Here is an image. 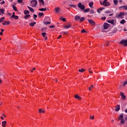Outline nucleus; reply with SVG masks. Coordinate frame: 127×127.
Listing matches in <instances>:
<instances>
[{
    "mask_svg": "<svg viewBox=\"0 0 127 127\" xmlns=\"http://www.w3.org/2000/svg\"><path fill=\"white\" fill-rule=\"evenodd\" d=\"M74 20H75V21H78V20H79L80 22H83V21L85 20V18L84 17L81 18L80 16L75 15L74 17Z\"/></svg>",
    "mask_w": 127,
    "mask_h": 127,
    "instance_id": "f257e3e1",
    "label": "nucleus"
},
{
    "mask_svg": "<svg viewBox=\"0 0 127 127\" xmlns=\"http://www.w3.org/2000/svg\"><path fill=\"white\" fill-rule=\"evenodd\" d=\"M100 4H101V5H104V6H110V5H111V3L108 2V0H104L103 2L100 1Z\"/></svg>",
    "mask_w": 127,
    "mask_h": 127,
    "instance_id": "f03ea898",
    "label": "nucleus"
},
{
    "mask_svg": "<svg viewBox=\"0 0 127 127\" xmlns=\"http://www.w3.org/2000/svg\"><path fill=\"white\" fill-rule=\"evenodd\" d=\"M118 120L121 121L120 124H125V120L124 119V116L121 114L118 117Z\"/></svg>",
    "mask_w": 127,
    "mask_h": 127,
    "instance_id": "7ed1b4c3",
    "label": "nucleus"
},
{
    "mask_svg": "<svg viewBox=\"0 0 127 127\" xmlns=\"http://www.w3.org/2000/svg\"><path fill=\"white\" fill-rule=\"evenodd\" d=\"M30 3V5L32 7H35V6L37 5V0H32L31 1Z\"/></svg>",
    "mask_w": 127,
    "mask_h": 127,
    "instance_id": "20e7f679",
    "label": "nucleus"
},
{
    "mask_svg": "<svg viewBox=\"0 0 127 127\" xmlns=\"http://www.w3.org/2000/svg\"><path fill=\"white\" fill-rule=\"evenodd\" d=\"M120 44L124 45V46H127V39H122L120 42Z\"/></svg>",
    "mask_w": 127,
    "mask_h": 127,
    "instance_id": "39448f33",
    "label": "nucleus"
},
{
    "mask_svg": "<svg viewBox=\"0 0 127 127\" xmlns=\"http://www.w3.org/2000/svg\"><path fill=\"white\" fill-rule=\"evenodd\" d=\"M77 6L79 8L81 9V10H84V9H85V5L84 4H82L81 2L78 3Z\"/></svg>",
    "mask_w": 127,
    "mask_h": 127,
    "instance_id": "423d86ee",
    "label": "nucleus"
},
{
    "mask_svg": "<svg viewBox=\"0 0 127 127\" xmlns=\"http://www.w3.org/2000/svg\"><path fill=\"white\" fill-rule=\"evenodd\" d=\"M103 26L104 29H108L109 27H110V24H109L108 23H105Z\"/></svg>",
    "mask_w": 127,
    "mask_h": 127,
    "instance_id": "0eeeda50",
    "label": "nucleus"
},
{
    "mask_svg": "<svg viewBox=\"0 0 127 127\" xmlns=\"http://www.w3.org/2000/svg\"><path fill=\"white\" fill-rule=\"evenodd\" d=\"M124 15H125V13L120 12L119 14H117L116 17H118V18H121V17H122V16H124Z\"/></svg>",
    "mask_w": 127,
    "mask_h": 127,
    "instance_id": "6e6552de",
    "label": "nucleus"
},
{
    "mask_svg": "<svg viewBox=\"0 0 127 127\" xmlns=\"http://www.w3.org/2000/svg\"><path fill=\"white\" fill-rule=\"evenodd\" d=\"M88 21L89 22V23L91 24V25H95L96 24L95 21H94L92 19H89L88 20Z\"/></svg>",
    "mask_w": 127,
    "mask_h": 127,
    "instance_id": "1a4fd4ad",
    "label": "nucleus"
},
{
    "mask_svg": "<svg viewBox=\"0 0 127 127\" xmlns=\"http://www.w3.org/2000/svg\"><path fill=\"white\" fill-rule=\"evenodd\" d=\"M55 10L56 12V13H59V12H61V11L60 10V7H57L55 8Z\"/></svg>",
    "mask_w": 127,
    "mask_h": 127,
    "instance_id": "9d476101",
    "label": "nucleus"
},
{
    "mask_svg": "<svg viewBox=\"0 0 127 127\" xmlns=\"http://www.w3.org/2000/svg\"><path fill=\"white\" fill-rule=\"evenodd\" d=\"M42 35L44 37V38H45V40H47L48 39V38L47 37V36H45L46 35V33L45 32L42 33Z\"/></svg>",
    "mask_w": 127,
    "mask_h": 127,
    "instance_id": "9b49d317",
    "label": "nucleus"
},
{
    "mask_svg": "<svg viewBox=\"0 0 127 127\" xmlns=\"http://www.w3.org/2000/svg\"><path fill=\"white\" fill-rule=\"evenodd\" d=\"M120 109H121V107H120V105H118L116 106V107L115 108V111L116 112H119V111H120Z\"/></svg>",
    "mask_w": 127,
    "mask_h": 127,
    "instance_id": "f8f14e48",
    "label": "nucleus"
},
{
    "mask_svg": "<svg viewBox=\"0 0 127 127\" xmlns=\"http://www.w3.org/2000/svg\"><path fill=\"white\" fill-rule=\"evenodd\" d=\"M10 22L9 21H4L3 23H2L3 25H8L9 24Z\"/></svg>",
    "mask_w": 127,
    "mask_h": 127,
    "instance_id": "ddd939ff",
    "label": "nucleus"
},
{
    "mask_svg": "<svg viewBox=\"0 0 127 127\" xmlns=\"http://www.w3.org/2000/svg\"><path fill=\"white\" fill-rule=\"evenodd\" d=\"M107 22H108V23H111V24H115V20L113 19L111 20H108Z\"/></svg>",
    "mask_w": 127,
    "mask_h": 127,
    "instance_id": "4468645a",
    "label": "nucleus"
},
{
    "mask_svg": "<svg viewBox=\"0 0 127 127\" xmlns=\"http://www.w3.org/2000/svg\"><path fill=\"white\" fill-rule=\"evenodd\" d=\"M120 95L123 100H125V99H126V95L124 94V93L121 92Z\"/></svg>",
    "mask_w": 127,
    "mask_h": 127,
    "instance_id": "2eb2a0df",
    "label": "nucleus"
},
{
    "mask_svg": "<svg viewBox=\"0 0 127 127\" xmlns=\"http://www.w3.org/2000/svg\"><path fill=\"white\" fill-rule=\"evenodd\" d=\"M39 2L42 4V5L44 6V0H39Z\"/></svg>",
    "mask_w": 127,
    "mask_h": 127,
    "instance_id": "dca6fc26",
    "label": "nucleus"
},
{
    "mask_svg": "<svg viewBox=\"0 0 127 127\" xmlns=\"http://www.w3.org/2000/svg\"><path fill=\"white\" fill-rule=\"evenodd\" d=\"M27 7L29 9L30 11H31V12H34V9H33V8L28 6H27Z\"/></svg>",
    "mask_w": 127,
    "mask_h": 127,
    "instance_id": "f3484780",
    "label": "nucleus"
},
{
    "mask_svg": "<svg viewBox=\"0 0 127 127\" xmlns=\"http://www.w3.org/2000/svg\"><path fill=\"white\" fill-rule=\"evenodd\" d=\"M103 9H105V7H100L98 9H97V12L98 13H101V12H100V10H103Z\"/></svg>",
    "mask_w": 127,
    "mask_h": 127,
    "instance_id": "a211bd4d",
    "label": "nucleus"
},
{
    "mask_svg": "<svg viewBox=\"0 0 127 127\" xmlns=\"http://www.w3.org/2000/svg\"><path fill=\"white\" fill-rule=\"evenodd\" d=\"M6 126V121L2 122V127H4Z\"/></svg>",
    "mask_w": 127,
    "mask_h": 127,
    "instance_id": "6ab92c4d",
    "label": "nucleus"
},
{
    "mask_svg": "<svg viewBox=\"0 0 127 127\" xmlns=\"http://www.w3.org/2000/svg\"><path fill=\"white\" fill-rule=\"evenodd\" d=\"M35 24H36V22H31L29 24L30 26H34Z\"/></svg>",
    "mask_w": 127,
    "mask_h": 127,
    "instance_id": "aec40b11",
    "label": "nucleus"
},
{
    "mask_svg": "<svg viewBox=\"0 0 127 127\" xmlns=\"http://www.w3.org/2000/svg\"><path fill=\"white\" fill-rule=\"evenodd\" d=\"M75 99H77L78 100H81V97H80L79 95H75L74 96Z\"/></svg>",
    "mask_w": 127,
    "mask_h": 127,
    "instance_id": "412c9836",
    "label": "nucleus"
},
{
    "mask_svg": "<svg viewBox=\"0 0 127 127\" xmlns=\"http://www.w3.org/2000/svg\"><path fill=\"white\" fill-rule=\"evenodd\" d=\"M120 8H124V9L127 10V5L122 6L120 7Z\"/></svg>",
    "mask_w": 127,
    "mask_h": 127,
    "instance_id": "4be33fe9",
    "label": "nucleus"
},
{
    "mask_svg": "<svg viewBox=\"0 0 127 127\" xmlns=\"http://www.w3.org/2000/svg\"><path fill=\"white\" fill-rule=\"evenodd\" d=\"M39 10H40V11H46V8H39Z\"/></svg>",
    "mask_w": 127,
    "mask_h": 127,
    "instance_id": "5701e85b",
    "label": "nucleus"
},
{
    "mask_svg": "<svg viewBox=\"0 0 127 127\" xmlns=\"http://www.w3.org/2000/svg\"><path fill=\"white\" fill-rule=\"evenodd\" d=\"M12 8L15 11H17V8H16V6H15V5H13L12 6Z\"/></svg>",
    "mask_w": 127,
    "mask_h": 127,
    "instance_id": "b1692460",
    "label": "nucleus"
},
{
    "mask_svg": "<svg viewBox=\"0 0 127 127\" xmlns=\"http://www.w3.org/2000/svg\"><path fill=\"white\" fill-rule=\"evenodd\" d=\"M24 14H29V11H28V10H25L24 11Z\"/></svg>",
    "mask_w": 127,
    "mask_h": 127,
    "instance_id": "393cba45",
    "label": "nucleus"
},
{
    "mask_svg": "<svg viewBox=\"0 0 127 127\" xmlns=\"http://www.w3.org/2000/svg\"><path fill=\"white\" fill-rule=\"evenodd\" d=\"M93 4H94L93 2H91L89 3V5L90 7H93Z\"/></svg>",
    "mask_w": 127,
    "mask_h": 127,
    "instance_id": "a878e982",
    "label": "nucleus"
},
{
    "mask_svg": "<svg viewBox=\"0 0 127 127\" xmlns=\"http://www.w3.org/2000/svg\"><path fill=\"white\" fill-rule=\"evenodd\" d=\"M78 71L79 72H85L86 70L84 68H81V69H79Z\"/></svg>",
    "mask_w": 127,
    "mask_h": 127,
    "instance_id": "bb28decb",
    "label": "nucleus"
},
{
    "mask_svg": "<svg viewBox=\"0 0 127 127\" xmlns=\"http://www.w3.org/2000/svg\"><path fill=\"white\" fill-rule=\"evenodd\" d=\"M113 1L115 5H117V4H118V2H119V1L118 0H113Z\"/></svg>",
    "mask_w": 127,
    "mask_h": 127,
    "instance_id": "cd10ccee",
    "label": "nucleus"
},
{
    "mask_svg": "<svg viewBox=\"0 0 127 127\" xmlns=\"http://www.w3.org/2000/svg\"><path fill=\"white\" fill-rule=\"evenodd\" d=\"M44 14V13H43V12H39L38 13V15L40 17H41V16H42Z\"/></svg>",
    "mask_w": 127,
    "mask_h": 127,
    "instance_id": "c85d7f7f",
    "label": "nucleus"
},
{
    "mask_svg": "<svg viewBox=\"0 0 127 127\" xmlns=\"http://www.w3.org/2000/svg\"><path fill=\"white\" fill-rule=\"evenodd\" d=\"M120 23L121 24H124V23H126V20L125 19H123L120 21Z\"/></svg>",
    "mask_w": 127,
    "mask_h": 127,
    "instance_id": "c756f323",
    "label": "nucleus"
},
{
    "mask_svg": "<svg viewBox=\"0 0 127 127\" xmlns=\"http://www.w3.org/2000/svg\"><path fill=\"white\" fill-rule=\"evenodd\" d=\"M88 11H90V8H86L84 10V12H88Z\"/></svg>",
    "mask_w": 127,
    "mask_h": 127,
    "instance_id": "7c9ffc66",
    "label": "nucleus"
},
{
    "mask_svg": "<svg viewBox=\"0 0 127 127\" xmlns=\"http://www.w3.org/2000/svg\"><path fill=\"white\" fill-rule=\"evenodd\" d=\"M0 11H1L2 14H4V9H3V8H0Z\"/></svg>",
    "mask_w": 127,
    "mask_h": 127,
    "instance_id": "2f4dec72",
    "label": "nucleus"
},
{
    "mask_svg": "<svg viewBox=\"0 0 127 127\" xmlns=\"http://www.w3.org/2000/svg\"><path fill=\"white\" fill-rule=\"evenodd\" d=\"M30 14L24 16V18L25 19H27L28 18V17H30Z\"/></svg>",
    "mask_w": 127,
    "mask_h": 127,
    "instance_id": "473e14b6",
    "label": "nucleus"
},
{
    "mask_svg": "<svg viewBox=\"0 0 127 127\" xmlns=\"http://www.w3.org/2000/svg\"><path fill=\"white\" fill-rule=\"evenodd\" d=\"M4 19H5L4 17H3L0 18V23L2 22V21H3V20H4Z\"/></svg>",
    "mask_w": 127,
    "mask_h": 127,
    "instance_id": "72a5a7b5",
    "label": "nucleus"
},
{
    "mask_svg": "<svg viewBox=\"0 0 127 127\" xmlns=\"http://www.w3.org/2000/svg\"><path fill=\"white\" fill-rule=\"evenodd\" d=\"M60 19H62V20L63 21H64V22L66 21V18H62V17H61L60 18Z\"/></svg>",
    "mask_w": 127,
    "mask_h": 127,
    "instance_id": "f704fd0d",
    "label": "nucleus"
},
{
    "mask_svg": "<svg viewBox=\"0 0 127 127\" xmlns=\"http://www.w3.org/2000/svg\"><path fill=\"white\" fill-rule=\"evenodd\" d=\"M44 24H45V25L50 24V22H49V21L44 22Z\"/></svg>",
    "mask_w": 127,
    "mask_h": 127,
    "instance_id": "c9c22d12",
    "label": "nucleus"
},
{
    "mask_svg": "<svg viewBox=\"0 0 127 127\" xmlns=\"http://www.w3.org/2000/svg\"><path fill=\"white\" fill-rule=\"evenodd\" d=\"M71 27V25H70V24L64 26L65 28H66V29H68V28H69V27Z\"/></svg>",
    "mask_w": 127,
    "mask_h": 127,
    "instance_id": "e433bc0d",
    "label": "nucleus"
},
{
    "mask_svg": "<svg viewBox=\"0 0 127 127\" xmlns=\"http://www.w3.org/2000/svg\"><path fill=\"white\" fill-rule=\"evenodd\" d=\"M12 18H14V19L16 20L18 18V16H14Z\"/></svg>",
    "mask_w": 127,
    "mask_h": 127,
    "instance_id": "4c0bfd02",
    "label": "nucleus"
},
{
    "mask_svg": "<svg viewBox=\"0 0 127 127\" xmlns=\"http://www.w3.org/2000/svg\"><path fill=\"white\" fill-rule=\"evenodd\" d=\"M90 118L91 119V120H94V115H90Z\"/></svg>",
    "mask_w": 127,
    "mask_h": 127,
    "instance_id": "58836bf2",
    "label": "nucleus"
},
{
    "mask_svg": "<svg viewBox=\"0 0 127 127\" xmlns=\"http://www.w3.org/2000/svg\"><path fill=\"white\" fill-rule=\"evenodd\" d=\"M39 112H45V110L42 109H39Z\"/></svg>",
    "mask_w": 127,
    "mask_h": 127,
    "instance_id": "ea45409f",
    "label": "nucleus"
},
{
    "mask_svg": "<svg viewBox=\"0 0 127 127\" xmlns=\"http://www.w3.org/2000/svg\"><path fill=\"white\" fill-rule=\"evenodd\" d=\"M107 18L106 17V16H103V17H101V19L102 20H106V19Z\"/></svg>",
    "mask_w": 127,
    "mask_h": 127,
    "instance_id": "a19ab883",
    "label": "nucleus"
},
{
    "mask_svg": "<svg viewBox=\"0 0 127 127\" xmlns=\"http://www.w3.org/2000/svg\"><path fill=\"white\" fill-rule=\"evenodd\" d=\"M105 13H111V11L110 10H107V11H105Z\"/></svg>",
    "mask_w": 127,
    "mask_h": 127,
    "instance_id": "79ce46f5",
    "label": "nucleus"
},
{
    "mask_svg": "<svg viewBox=\"0 0 127 127\" xmlns=\"http://www.w3.org/2000/svg\"><path fill=\"white\" fill-rule=\"evenodd\" d=\"M15 12H13V13H12V16H11V18H12L13 17H14V16H15L14 14H15Z\"/></svg>",
    "mask_w": 127,
    "mask_h": 127,
    "instance_id": "37998d69",
    "label": "nucleus"
},
{
    "mask_svg": "<svg viewBox=\"0 0 127 127\" xmlns=\"http://www.w3.org/2000/svg\"><path fill=\"white\" fill-rule=\"evenodd\" d=\"M23 0H17V2H18L19 3H21Z\"/></svg>",
    "mask_w": 127,
    "mask_h": 127,
    "instance_id": "c03bdc74",
    "label": "nucleus"
},
{
    "mask_svg": "<svg viewBox=\"0 0 127 127\" xmlns=\"http://www.w3.org/2000/svg\"><path fill=\"white\" fill-rule=\"evenodd\" d=\"M68 6H71L72 7H76V5L72 4L69 5Z\"/></svg>",
    "mask_w": 127,
    "mask_h": 127,
    "instance_id": "a18cd8bd",
    "label": "nucleus"
},
{
    "mask_svg": "<svg viewBox=\"0 0 127 127\" xmlns=\"http://www.w3.org/2000/svg\"><path fill=\"white\" fill-rule=\"evenodd\" d=\"M91 14H94V10H90V13Z\"/></svg>",
    "mask_w": 127,
    "mask_h": 127,
    "instance_id": "49530a36",
    "label": "nucleus"
},
{
    "mask_svg": "<svg viewBox=\"0 0 127 127\" xmlns=\"http://www.w3.org/2000/svg\"><path fill=\"white\" fill-rule=\"evenodd\" d=\"M33 16H34V19H35V18H36V17H37V15L34 14Z\"/></svg>",
    "mask_w": 127,
    "mask_h": 127,
    "instance_id": "de8ad7c7",
    "label": "nucleus"
},
{
    "mask_svg": "<svg viewBox=\"0 0 127 127\" xmlns=\"http://www.w3.org/2000/svg\"><path fill=\"white\" fill-rule=\"evenodd\" d=\"M46 29V28H42L41 29L42 31H45V30Z\"/></svg>",
    "mask_w": 127,
    "mask_h": 127,
    "instance_id": "09e8293b",
    "label": "nucleus"
},
{
    "mask_svg": "<svg viewBox=\"0 0 127 127\" xmlns=\"http://www.w3.org/2000/svg\"><path fill=\"white\" fill-rule=\"evenodd\" d=\"M50 28H54V25H52L49 26Z\"/></svg>",
    "mask_w": 127,
    "mask_h": 127,
    "instance_id": "8fccbe9b",
    "label": "nucleus"
},
{
    "mask_svg": "<svg viewBox=\"0 0 127 127\" xmlns=\"http://www.w3.org/2000/svg\"><path fill=\"white\" fill-rule=\"evenodd\" d=\"M82 33H85V32H86V31H85V29H82L81 31Z\"/></svg>",
    "mask_w": 127,
    "mask_h": 127,
    "instance_id": "3c124183",
    "label": "nucleus"
},
{
    "mask_svg": "<svg viewBox=\"0 0 127 127\" xmlns=\"http://www.w3.org/2000/svg\"><path fill=\"white\" fill-rule=\"evenodd\" d=\"M5 2H4V0H3L2 2H0V4H3V3H5Z\"/></svg>",
    "mask_w": 127,
    "mask_h": 127,
    "instance_id": "603ef678",
    "label": "nucleus"
},
{
    "mask_svg": "<svg viewBox=\"0 0 127 127\" xmlns=\"http://www.w3.org/2000/svg\"><path fill=\"white\" fill-rule=\"evenodd\" d=\"M61 37H62V35H60V36L57 38V39H60V38H61Z\"/></svg>",
    "mask_w": 127,
    "mask_h": 127,
    "instance_id": "864d4df0",
    "label": "nucleus"
},
{
    "mask_svg": "<svg viewBox=\"0 0 127 127\" xmlns=\"http://www.w3.org/2000/svg\"><path fill=\"white\" fill-rule=\"evenodd\" d=\"M64 34H68V32H63Z\"/></svg>",
    "mask_w": 127,
    "mask_h": 127,
    "instance_id": "5fc2aeb1",
    "label": "nucleus"
},
{
    "mask_svg": "<svg viewBox=\"0 0 127 127\" xmlns=\"http://www.w3.org/2000/svg\"><path fill=\"white\" fill-rule=\"evenodd\" d=\"M1 32H3V31H4V30H3V29H1Z\"/></svg>",
    "mask_w": 127,
    "mask_h": 127,
    "instance_id": "6e6d98bb",
    "label": "nucleus"
},
{
    "mask_svg": "<svg viewBox=\"0 0 127 127\" xmlns=\"http://www.w3.org/2000/svg\"><path fill=\"white\" fill-rule=\"evenodd\" d=\"M125 119V121H127V116H126Z\"/></svg>",
    "mask_w": 127,
    "mask_h": 127,
    "instance_id": "4d7b16f0",
    "label": "nucleus"
},
{
    "mask_svg": "<svg viewBox=\"0 0 127 127\" xmlns=\"http://www.w3.org/2000/svg\"><path fill=\"white\" fill-rule=\"evenodd\" d=\"M112 15H113V13L109 14V16H112Z\"/></svg>",
    "mask_w": 127,
    "mask_h": 127,
    "instance_id": "13d9d810",
    "label": "nucleus"
},
{
    "mask_svg": "<svg viewBox=\"0 0 127 127\" xmlns=\"http://www.w3.org/2000/svg\"><path fill=\"white\" fill-rule=\"evenodd\" d=\"M0 35H2V32H0Z\"/></svg>",
    "mask_w": 127,
    "mask_h": 127,
    "instance_id": "bf43d9fd",
    "label": "nucleus"
},
{
    "mask_svg": "<svg viewBox=\"0 0 127 127\" xmlns=\"http://www.w3.org/2000/svg\"><path fill=\"white\" fill-rule=\"evenodd\" d=\"M105 45L106 46H108L109 45V44H105Z\"/></svg>",
    "mask_w": 127,
    "mask_h": 127,
    "instance_id": "052dcab7",
    "label": "nucleus"
},
{
    "mask_svg": "<svg viewBox=\"0 0 127 127\" xmlns=\"http://www.w3.org/2000/svg\"><path fill=\"white\" fill-rule=\"evenodd\" d=\"M8 15H11V13H8Z\"/></svg>",
    "mask_w": 127,
    "mask_h": 127,
    "instance_id": "680f3d73",
    "label": "nucleus"
},
{
    "mask_svg": "<svg viewBox=\"0 0 127 127\" xmlns=\"http://www.w3.org/2000/svg\"><path fill=\"white\" fill-rule=\"evenodd\" d=\"M3 117H1V120H3Z\"/></svg>",
    "mask_w": 127,
    "mask_h": 127,
    "instance_id": "e2e57ef3",
    "label": "nucleus"
},
{
    "mask_svg": "<svg viewBox=\"0 0 127 127\" xmlns=\"http://www.w3.org/2000/svg\"><path fill=\"white\" fill-rule=\"evenodd\" d=\"M91 88L90 87H89V88H88V90H89V91H91Z\"/></svg>",
    "mask_w": 127,
    "mask_h": 127,
    "instance_id": "0e129e2a",
    "label": "nucleus"
},
{
    "mask_svg": "<svg viewBox=\"0 0 127 127\" xmlns=\"http://www.w3.org/2000/svg\"><path fill=\"white\" fill-rule=\"evenodd\" d=\"M94 87V86L93 85H92L90 88L92 89V88H93Z\"/></svg>",
    "mask_w": 127,
    "mask_h": 127,
    "instance_id": "69168bd1",
    "label": "nucleus"
},
{
    "mask_svg": "<svg viewBox=\"0 0 127 127\" xmlns=\"http://www.w3.org/2000/svg\"><path fill=\"white\" fill-rule=\"evenodd\" d=\"M89 73H93V72H92V71H89Z\"/></svg>",
    "mask_w": 127,
    "mask_h": 127,
    "instance_id": "338daca9",
    "label": "nucleus"
},
{
    "mask_svg": "<svg viewBox=\"0 0 127 127\" xmlns=\"http://www.w3.org/2000/svg\"><path fill=\"white\" fill-rule=\"evenodd\" d=\"M125 112H127V109L125 110Z\"/></svg>",
    "mask_w": 127,
    "mask_h": 127,
    "instance_id": "774afa93",
    "label": "nucleus"
}]
</instances>
